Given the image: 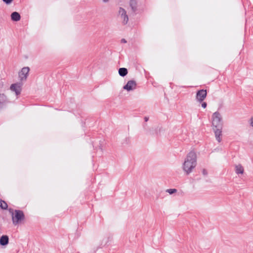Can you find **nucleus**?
<instances>
[{"mask_svg":"<svg viewBox=\"0 0 253 253\" xmlns=\"http://www.w3.org/2000/svg\"><path fill=\"white\" fill-rule=\"evenodd\" d=\"M20 15L17 12H13L11 14V19L14 21H18L20 20Z\"/></svg>","mask_w":253,"mask_h":253,"instance_id":"12","label":"nucleus"},{"mask_svg":"<svg viewBox=\"0 0 253 253\" xmlns=\"http://www.w3.org/2000/svg\"><path fill=\"white\" fill-rule=\"evenodd\" d=\"M234 171L236 174L239 177L243 176L245 174L244 167L240 164H235L234 167Z\"/></svg>","mask_w":253,"mask_h":253,"instance_id":"5","label":"nucleus"},{"mask_svg":"<svg viewBox=\"0 0 253 253\" xmlns=\"http://www.w3.org/2000/svg\"><path fill=\"white\" fill-rule=\"evenodd\" d=\"M201 105L204 109H205L207 107V103L205 102H203Z\"/></svg>","mask_w":253,"mask_h":253,"instance_id":"19","label":"nucleus"},{"mask_svg":"<svg viewBox=\"0 0 253 253\" xmlns=\"http://www.w3.org/2000/svg\"><path fill=\"white\" fill-rule=\"evenodd\" d=\"M176 192L177 190L176 189H168L166 190V192L168 193L170 195L175 193Z\"/></svg>","mask_w":253,"mask_h":253,"instance_id":"15","label":"nucleus"},{"mask_svg":"<svg viewBox=\"0 0 253 253\" xmlns=\"http://www.w3.org/2000/svg\"><path fill=\"white\" fill-rule=\"evenodd\" d=\"M127 70L125 68H121L119 69V74L122 77L126 76L127 74Z\"/></svg>","mask_w":253,"mask_h":253,"instance_id":"13","label":"nucleus"},{"mask_svg":"<svg viewBox=\"0 0 253 253\" xmlns=\"http://www.w3.org/2000/svg\"><path fill=\"white\" fill-rule=\"evenodd\" d=\"M197 154L195 151L191 150L185 157L181 165L184 174L188 175L192 173L197 166Z\"/></svg>","mask_w":253,"mask_h":253,"instance_id":"1","label":"nucleus"},{"mask_svg":"<svg viewBox=\"0 0 253 253\" xmlns=\"http://www.w3.org/2000/svg\"><path fill=\"white\" fill-rule=\"evenodd\" d=\"M30 69L29 67H24L18 72V78L21 82L27 80Z\"/></svg>","mask_w":253,"mask_h":253,"instance_id":"4","label":"nucleus"},{"mask_svg":"<svg viewBox=\"0 0 253 253\" xmlns=\"http://www.w3.org/2000/svg\"><path fill=\"white\" fill-rule=\"evenodd\" d=\"M24 219V215L22 211L16 210L12 213V222L16 225L20 224Z\"/></svg>","mask_w":253,"mask_h":253,"instance_id":"3","label":"nucleus"},{"mask_svg":"<svg viewBox=\"0 0 253 253\" xmlns=\"http://www.w3.org/2000/svg\"><path fill=\"white\" fill-rule=\"evenodd\" d=\"M5 4H10L13 0H2Z\"/></svg>","mask_w":253,"mask_h":253,"instance_id":"18","label":"nucleus"},{"mask_svg":"<svg viewBox=\"0 0 253 253\" xmlns=\"http://www.w3.org/2000/svg\"><path fill=\"white\" fill-rule=\"evenodd\" d=\"M22 84L21 83H17L12 84L10 86L11 91L14 92L17 95H19L22 90Z\"/></svg>","mask_w":253,"mask_h":253,"instance_id":"8","label":"nucleus"},{"mask_svg":"<svg viewBox=\"0 0 253 253\" xmlns=\"http://www.w3.org/2000/svg\"><path fill=\"white\" fill-rule=\"evenodd\" d=\"M104 2H107L109 0H102Z\"/></svg>","mask_w":253,"mask_h":253,"instance_id":"20","label":"nucleus"},{"mask_svg":"<svg viewBox=\"0 0 253 253\" xmlns=\"http://www.w3.org/2000/svg\"><path fill=\"white\" fill-rule=\"evenodd\" d=\"M249 123L251 127L253 128V117H252L249 120Z\"/></svg>","mask_w":253,"mask_h":253,"instance_id":"17","label":"nucleus"},{"mask_svg":"<svg viewBox=\"0 0 253 253\" xmlns=\"http://www.w3.org/2000/svg\"><path fill=\"white\" fill-rule=\"evenodd\" d=\"M119 16L122 20L124 24H126L128 21V17L126 14V11L123 8L120 7L119 10Z\"/></svg>","mask_w":253,"mask_h":253,"instance_id":"7","label":"nucleus"},{"mask_svg":"<svg viewBox=\"0 0 253 253\" xmlns=\"http://www.w3.org/2000/svg\"><path fill=\"white\" fill-rule=\"evenodd\" d=\"M0 207L2 209H6L7 208V205L4 201L0 200Z\"/></svg>","mask_w":253,"mask_h":253,"instance_id":"14","label":"nucleus"},{"mask_svg":"<svg viewBox=\"0 0 253 253\" xmlns=\"http://www.w3.org/2000/svg\"><path fill=\"white\" fill-rule=\"evenodd\" d=\"M215 135L216 140L220 142L222 141V128H212Z\"/></svg>","mask_w":253,"mask_h":253,"instance_id":"9","label":"nucleus"},{"mask_svg":"<svg viewBox=\"0 0 253 253\" xmlns=\"http://www.w3.org/2000/svg\"><path fill=\"white\" fill-rule=\"evenodd\" d=\"M212 128H223L221 114L218 112L213 113L211 116Z\"/></svg>","mask_w":253,"mask_h":253,"instance_id":"2","label":"nucleus"},{"mask_svg":"<svg viewBox=\"0 0 253 253\" xmlns=\"http://www.w3.org/2000/svg\"><path fill=\"white\" fill-rule=\"evenodd\" d=\"M130 5L131 6L133 10H135L136 7V3L134 0H131L130 2Z\"/></svg>","mask_w":253,"mask_h":253,"instance_id":"16","label":"nucleus"},{"mask_svg":"<svg viewBox=\"0 0 253 253\" xmlns=\"http://www.w3.org/2000/svg\"><path fill=\"white\" fill-rule=\"evenodd\" d=\"M8 237L6 235H3L0 238V245L1 246L7 245L8 243Z\"/></svg>","mask_w":253,"mask_h":253,"instance_id":"11","label":"nucleus"},{"mask_svg":"<svg viewBox=\"0 0 253 253\" xmlns=\"http://www.w3.org/2000/svg\"><path fill=\"white\" fill-rule=\"evenodd\" d=\"M136 87V83L135 81L130 80L128 81L126 84L124 86L123 89L127 91H130L135 89Z\"/></svg>","mask_w":253,"mask_h":253,"instance_id":"6","label":"nucleus"},{"mask_svg":"<svg viewBox=\"0 0 253 253\" xmlns=\"http://www.w3.org/2000/svg\"><path fill=\"white\" fill-rule=\"evenodd\" d=\"M207 96V91L206 90L202 89L198 91L196 95V99L199 102H202Z\"/></svg>","mask_w":253,"mask_h":253,"instance_id":"10","label":"nucleus"}]
</instances>
